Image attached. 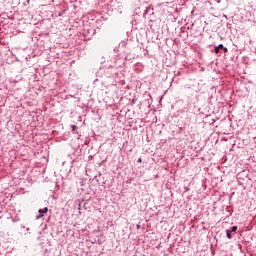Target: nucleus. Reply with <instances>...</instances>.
<instances>
[{
  "instance_id": "f257e3e1",
  "label": "nucleus",
  "mask_w": 256,
  "mask_h": 256,
  "mask_svg": "<svg viewBox=\"0 0 256 256\" xmlns=\"http://www.w3.org/2000/svg\"><path fill=\"white\" fill-rule=\"evenodd\" d=\"M47 211H49V209L47 207L40 209L39 213H47Z\"/></svg>"
},
{
  "instance_id": "f03ea898",
  "label": "nucleus",
  "mask_w": 256,
  "mask_h": 256,
  "mask_svg": "<svg viewBox=\"0 0 256 256\" xmlns=\"http://www.w3.org/2000/svg\"><path fill=\"white\" fill-rule=\"evenodd\" d=\"M226 235L228 239H231V230H226Z\"/></svg>"
},
{
  "instance_id": "7ed1b4c3",
  "label": "nucleus",
  "mask_w": 256,
  "mask_h": 256,
  "mask_svg": "<svg viewBox=\"0 0 256 256\" xmlns=\"http://www.w3.org/2000/svg\"><path fill=\"white\" fill-rule=\"evenodd\" d=\"M230 231L231 233H235V231H237V226H233Z\"/></svg>"
},
{
  "instance_id": "20e7f679",
  "label": "nucleus",
  "mask_w": 256,
  "mask_h": 256,
  "mask_svg": "<svg viewBox=\"0 0 256 256\" xmlns=\"http://www.w3.org/2000/svg\"><path fill=\"white\" fill-rule=\"evenodd\" d=\"M214 52H215V53H219V48H218V47H215V48H214Z\"/></svg>"
},
{
  "instance_id": "39448f33",
  "label": "nucleus",
  "mask_w": 256,
  "mask_h": 256,
  "mask_svg": "<svg viewBox=\"0 0 256 256\" xmlns=\"http://www.w3.org/2000/svg\"><path fill=\"white\" fill-rule=\"evenodd\" d=\"M222 49H223L224 53H227L228 49L226 47H223Z\"/></svg>"
},
{
  "instance_id": "423d86ee",
  "label": "nucleus",
  "mask_w": 256,
  "mask_h": 256,
  "mask_svg": "<svg viewBox=\"0 0 256 256\" xmlns=\"http://www.w3.org/2000/svg\"><path fill=\"white\" fill-rule=\"evenodd\" d=\"M75 129H77V126L72 125V130L75 131Z\"/></svg>"
},
{
  "instance_id": "0eeeda50",
  "label": "nucleus",
  "mask_w": 256,
  "mask_h": 256,
  "mask_svg": "<svg viewBox=\"0 0 256 256\" xmlns=\"http://www.w3.org/2000/svg\"><path fill=\"white\" fill-rule=\"evenodd\" d=\"M219 49H223V44H220L219 46H217Z\"/></svg>"
},
{
  "instance_id": "6e6552de",
  "label": "nucleus",
  "mask_w": 256,
  "mask_h": 256,
  "mask_svg": "<svg viewBox=\"0 0 256 256\" xmlns=\"http://www.w3.org/2000/svg\"><path fill=\"white\" fill-rule=\"evenodd\" d=\"M143 160L141 158L138 159V163H142Z\"/></svg>"
},
{
  "instance_id": "1a4fd4ad",
  "label": "nucleus",
  "mask_w": 256,
  "mask_h": 256,
  "mask_svg": "<svg viewBox=\"0 0 256 256\" xmlns=\"http://www.w3.org/2000/svg\"><path fill=\"white\" fill-rule=\"evenodd\" d=\"M41 216H38V219H40Z\"/></svg>"
}]
</instances>
